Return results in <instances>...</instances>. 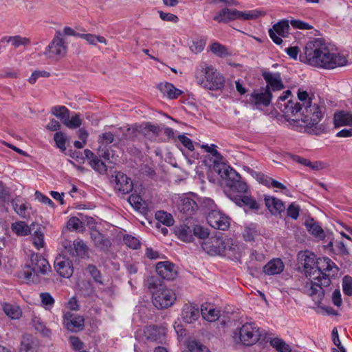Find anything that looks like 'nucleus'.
Returning <instances> with one entry per match:
<instances>
[{
  "label": "nucleus",
  "mask_w": 352,
  "mask_h": 352,
  "mask_svg": "<svg viewBox=\"0 0 352 352\" xmlns=\"http://www.w3.org/2000/svg\"><path fill=\"white\" fill-rule=\"evenodd\" d=\"M228 197L240 207H247L249 209L257 210L258 205L256 200L250 196L243 195L242 194L232 195L228 194Z\"/></svg>",
  "instance_id": "25"
},
{
  "label": "nucleus",
  "mask_w": 352,
  "mask_h": 352,
  "mask_svg": "<svg viewBox=\"0 0 352 352\" xmlns=\"http://www.w3.org/2000/svg\"><path fill=\"white\" fill-rule=\"evenodd\" d=\"M262 76L267 82L266 87H269L271 91H280L284 88L280 73L264 72Z\"/></svg>",
  "instance_id": "23"
},
{
  "label": "nucleus",
  "mask_w": 352,
  "mask_h": 352,
  "mask_svg": "<svg viewBox=\"0 0 352 352\" xmlns=\"http://www.w3.org/2000/svg\"><path fill=\"white\" fill-rule=\"evenodd\" d=\"M14 212L25 219H29L32 213V208L28 203L20 201L19 199H15L11 201Z\"/></svg>",
  "instance_id": "28"
},
{
  "label": "nucleus",
  "mask_w": 352,
  "mask_h": 352,
  "mask_svg": "<svg viewBox=\"0 0 352 352\" xmlns=\"http://www.w3.org/2000/svg\"><path fill=\"white\" fill-rule=\"evenodd\" d=\"M67 253L72 256L80 258H89V248L81 239L74 241L72 245L65 247Z\"/></svg>",
  "instance_id": "22"
},
{
  "label": "nucleus",
  "mask_w": 352,
  "mask_h": 352,
  "mask_svg": "<svg viewBox=\"0 0 352 352\" xmlns=\"http://www.w3.org/2000/svg\"><path fill=\"white\" fill-rule=\"evenodd\" d=\"M128 201L135 210L140 213L146 214L148 212V204L140 195L132 194L129 196Z\"/></svg>",
  "instance_id": "35"
},
{
  "label": "nucleus",
  "mask_w": 352,
  "mask_h": 352,
  "mask_svg": "<svg viewBox=\"0 0 352 352\" xmlns=\"http://www.w3.org/2000/svg\"><path fill=\"white\" fill-rule=\"evenodd\" d=\"M157 87L164 95L167 96L170 99H175L182 94L180 89H177L173 84L167 82L160 83Z\"/></svg>",
  "instance_id": "36"
},
{
  "label": "nucleus",
  "mask_w": 352,
  "mask_h": 352,
  "mask_svg": "<svg viewBox=\"0 0 352 352\" xmlns=\"http://www.w3.org/2000/svg\"><path fill=\"white\" fill-rule=\"evenodd\" d=\"M97 154L96 155L89 149L84 150L85 157L89 160L91 167L100 174H105L107 172V166L101 159L109 160L110 153L107 146H100Z\"/></svg>",
  "instance_id": "5"
},
{
  "label": "nucleus",
  "mask_w": 352,
  "mask_h": 352,
  "mask_svg": "<svg viewBox=\"0 0 352 352\" xmlns=\"http://www.w3.org/2000/svg\"><path fill=\"white\" fill-rule=\"evenodd\" d=\"M54 267L56 272L63 278H69L74 273L73 262L65 255L57 256Z\"/></svg>",
  "instance_id": "14"
},
{
  "label": "nucleus",
  "mask_w": 352,
  "mask_h": 352,
  "mask_svg": "<svg viewBox=\"0 0 352 352\" xmlns=\"http://www.w3.org/2000/svg\"><path fill=\"white\" fill-rule=\"evenodd\" d=\"M339 271L337 265L328 257L317 258L316 267L313 272V280H305L301 284L300 291L311 297L319 305L324 296L323 287L329 286L331 278Z\"/></svg>",
  "instance_id": "3"
},
{
  "label": "nucleus",
  "mask_w": 352,
  "mask_h": 352,
  "mask_svg": "<svg viewBox=\"0 0 352 352\" xmlns=\"http://www.w3.org/2000/svg\"><path fill=\"white\" fill-rule=\"evenodd\" d=\"M333 122L336 127L342 126H352V113L346 111H340L335 113Z\"/></svg>",
  "instance_id": "33"
},
{
  "label": "nucleus",
  "mask_w": 352,
  "mask_h": 352,
  "mask_svg": "<svg viewBox=\"0 0 352 352\" xmlns=\"http://www.w3.org/2000/svg\"><path fill=\"white\" fill-rule=\"evenodd\" d=\"M192 224H182L175 228V234L181 241L190 242L193 240Z\"/></svg>",
  "instance_id": "29"
},
{
  "label": "nucleus",
  "mask_w": 352,
  "mask_h": 352,
  "mask_svg": "<svg viewBox=\"0 0 352 352\" xmlns=\"http://www.w3.org/2000/svg\"><path fill=\"white\" fill-rule=\"evenodd\" d=\"M342 290L344 295L352 296V277L345 276L342 278Z\"/></svg>",
  "instance_id": "54"
},
{
  "label": "nucleus",
  "mask_w": 352,
  "mask_h": 352,
  "mask_svg": "<svg viewBox=\"0 0 352 352\" xmlns=\"http://www.w3.org/2000/svg\"><path fill=\"white\" fill-rule=\"evenodd\" d=\"M265 203L266 207L272 214H279L285 210L283 201L277 198L271 197H265Z\"/></svg>",
  "instance_id": "37"
},
{
  "label": "nucleus",
  "mask_w": 352,
  "mask_h": 352,
  "mask_svg": "<svg viewBox=\"0 0 352 352\" xmlns=\"http://www.w3.org/2000/svg\"><path fill=\"white\" fill-rule=\"evenodd\" d=\"M145 285L152 293L160 287H165L159 277L155 276H148L145 280Z\"/></svg>",
  "instance_id": "42"
},
{
  "label": "nucleus",
  "mask_w": 352,
  "mask_h": 352,
  "mask_svg": "<svg viewBox=\"0 0 352 352\" xmlns=\"http://www.w3.org/2000/svg\"><path fill=\"white\" fill-rule=\"evenodd\" d=\"M114 140V134L111 132H105L98 137V142L101 146H107L108 144L112 143Z\"/></svg>",
  "instance_id": "55"
},
{
  "label": "nucleus",
  "mask_w": 352,
  "mask_h": 352,
  "mask_svg": "<svg viewBox=\"0 0 352 352\" xmlns=\"http://www.w3.org/2000/svg\"><path fill=\"white\" fill-rule=\"evenodd\" d=\"M177 210L181 218L187 220L190 218L198 209L196 201L187 196L179 197L176 203Z\"/></svg>",
  "instance_id": "11"
},
{
  "label": "nucleus",
  "mask_w": 352,
  "mask_h": 352,
  "mask_svg": "<svg viewBox=\"0 0 352 352\" xmlns=\"http://www.w3.org/2000/svg\"><path fill=\"white\" fill-rule=\"evenodd\" d=\"M214 169L224 180L226 186L228 187L230 183H232L235 179H239L240 175L233 168L227 166L226 164H218L214 165Z\"/></svg>",
  "instance_id": "20"
},
{
  "label": "nucleus",
  "mask_w": 352,
  "mask_h": 352,
  "mask_svg": "<svg viewBox=\"0 0 352 352\" xmlns=\"http://www.w3.org/2000/svg\"><path fill=\"white\" fill-rule=\"evenodd\" d=\"M256 179L261 184H264L265 186L267 187L271 186V182L273 181L274 179H272L270 177H268L263 173H256Z\"/></svg>",
  "instance_id": "63"
},
{
  "label": "nucleus",
  "mask_w": 352,
  "mask_h": 352,
  "mask_svg": "<svg viewBox=\"0 0 352 352\" xmlns=\"http://www.w3.org/2000/svg\"><path fill=\"white\" fill-rule=\"evenodd\" d=\"M144 333L147 340L153 342H160L164 336L163 330L155 325H150L145 327Z\"/></svg>",
  "instance_id": "39"
},
{
  "label": "nucleus",
  "mask_w": 352,
  "mask_h": 352,
  "mask_svg": "<svg viewBox=\"0 0 352 352\" xmlns=\"http://www.w3.org/2000/svg\"><path fill=\"white\" fill-rule=\"evenodd\" d=\"M284 267L280 258H274L263 267V272L267 275L278 274L283 271Z\"/></svg>",
  "instance_id": "34"
},
{
  "label": "nucleus",
  "mask_w": 352,
  "mask_h": 352,
  "mask_svg": "<svg viewBox=\"0 0 352 352\" xmlns=\"http://www.w3.org/2000/svg\"><path fill=\"white\" fill-rule=\"evenodd\" d=\"M289 30L288 21L283 20L274 24L273 28L269 30V35L274 43L280 45L283 43L281 37H286L289 34Z\"/></svg>",
  "instance_id": "17"
},
{
  "label": "nucleus",
  "mask_w": 352,
  "mask_h": 352,
  "mask_svg": "<svg viewBox=\"0 0 352 352\" xmlns=\"http://www.w3.org/2000/svg\"><path fill=\"white\" fill-rule=\"evenodd\" d=\"M87 271L97 283H102L101 274L98 268L94 265H89Z\"/></svg>",
  "instance_id": "58"
},
{
  "label": "nucleus",
  "mask_w": 352,
  "mask_h": 352,
  "mask_svg": "<svg viewBox=\"0 0 352 352\" xmlns=\"http://www.w3.org/2000/svg\"><path fill=\"white\" fill-rule=\"evenodd\" d=\"M40 298L42 305L46 310H51L55 303V300L48 292H42L40 294Z\"/></svg>",
  "instance_id": "45"
},
{
  "label": "nucleus",
  "mask_w": 352,
  "mask_h": 352,
  "mask_svg": "<svg viewBox=\"0 0 352 352\" xmlns=\"http://www.w3.org/2000/svg\"><path fill=\"white\" fill-rule=\"evenodd\" d=\"M200 316L199 307L194 304H186L182 312L183 320L188 324H192L197 320Z\"/></svg>",
  "instance_id": "27"
},
{
  "label": "nucleus",
  "mask_w": 352,
  "mask_h": 352,
  "mask_svg": "<svg viewBox=\"0 0 352 352\" xmlns=\"http://www.w3.org/2000/svg\"><path fill=\"white\" fill-rule=\"evenodd\" d=\"M152 301L154 306L159 309H166L173 305L176 300L175 292L166 286L153 292Z\"/></svg>",
  "instance_id": "10"
},
{
  "label": "nucleus",
  "mask_w": 352,
  "mask_h": 352,
  "mask_svg": "<svg viewBox=\"0 0 352 352\" xmlns=\"http://www.w3.org/2000/svg\"><path fill=\"white\" fill-rule=\"evenodd\" d=\"M33 243L38 248L40 249L43 248L44 245V234L43 232L41 230V227L38 226V228L35 230L34 233L32 235Z\"/></svg>",
  "instance_id": "51"
},
{
  "label": "nucleus",
  "mask_w": 352,
  "mask_h": 352,
  "mask_svg": "<svg viewBox=\"0 0 352 352\" xmlns=\"http://www.w3.org/2000/svg\"><path fill=\"white\" fill-rule=\"evenodd\" d=\"M259 14L260 12L257 10L242 12L236 9L225 8L214 16V20L219 23H228L230 21L236 19L248 21L256 19Z\"/></svg>",
  "instance_id": "6"
},
{
  "label": "nucleus",
  "mask_w": 352,
  "mask_h": 352,
  "mask_svg": "<svg viewBox=\"0 0 352 352\" xmlns=\"http://www.w3.org/2000/svg\"><path fill=\"white\" fill-rule=\"evenodd\" d=\"M162 128L159 125L153 124L151 122H147L145 124L143 128V133L144 135H147L148 132H151L155 135V136H158L160 133L162 132Z\"/></svg>",
  "instance_id": "53"
},
{
  "label": "nucleus",
  "mask_w": 352,
  "mask_h": 352,
  "mask_svg": "<svg viewBox=\"0 0 352 352\" xmlns=\"http://www.w3.org/2000/svg\"><path fill=\"white\" fill-rule=\"evenodd\" d=\"M298 263L303 268V272L308 280H313L314 272L316 267L317 258L310 252L305 251L298 254Z\"/></svg>",
  "instance_id": "13"
},
{
  "label": "nucleus",
  "mask_w": 352,
  "mask_h": 352,
  "mask_svg": "<svg viewBox=\"0 0 352 352\" xmlns=\"http://www.w3.org/2000/svg\"><path fill=\"white\" fill-rule=\"evenodd\" d=\"M40 343L36 338L30 334L23 335L21 341L20 352H38Z\"/></svg>",
  "instance_id": "26"
},
{
  "label": "nucleus",
  "mask_w": 352,
  "mask_h": 352,
  "mask_svg": "<svg viewBox=\"0 0 352 352\" xmlns=\"http://www.w3.org/2000/svg\"><path fill=\"white\" fill-rule=\"evenodd\" d=\"M300 207L295 205L294 203L291 204L287 210V215L293 219H297L299 216Z\"/></svg>",
  "instance_id": "61"
},
{
  "label": "nucleus",
  "mask_w": 352,
  "mask_h": 352,
  "mask_svg": "<svg viewBox=\"0 0 352 352\" xmlns=\"http://www.w3.org/2000/svg\"><path fill=\"white\" fill-rule=\"evenodd\" d=\"M36 223L33 222L28 226L25 221H18L11 225L12 231L19 236H25L31 233L32 230L34 229Z\"/></svg>",
  "instance_id": "30"
},
{
  "label": "nucleus",
  "mask_w": 352,
  "mask_h": 352,
  "mask_svg": "<svg viewBox=\"0 0 352 352\" xmlns=\"http://www.w3.org/2000/svg\"><path fill=\"white\" fill-rule=\"evenodd\" d=\"M67 49L62 33L57 31L52 42L46 47L44 54L47 58L58 60L65 56Z\"/></svg>",
  "instance_id": "8"
},
{
  "label": "nucleus",
  "mask_w": 352,
  "mask_h": 352,
  "mask_svg": "<svg viewBox=\"0 0 352 352\" xmlns=\"http://www.w3.org/2000/svg\"><path fill=\"white\" fill-rule=\"evenodd\" d=\"M226 238L222 236H212L206 241L201 243L202 249L212 256L222 255L225 251Z\"/></svg>",
  "instance_id": "12"
},
{
  "label": "nucleus",
  "mask_w": 352,
  "mask_h": 352,
  "mask_svg": "<svg viewBox=\"0 0 352 352\" xmlns=\"http://www.w3.org/2000/svg\"><path fill=\"white\" fill-rule=\"evenodd\" d=\"M272 94L269 87H266L264 91L256 92L254 91L249 96V103L260 109L261 107H268L271 103Z\"/></svg>",
  "instance_id": "16"
},
{
  "label": "nucleus",
  "mask_w": 352,
  "mask_h": 352,
  "mask_svg": "<svg viewBox=\"0 0 352 352\" xmlns=\"http://www.w3.org/2000/svg\"><path fill=\"white\" fill-rule=\"evenodd\" d=\"M115 189L122 194H128L132 191L133 185L130 177L122 172L116 173L114 176Z\"/></svg>",
  "instance_id": "21"
},
{
  "label": "nucleus",
  "mask_w": 352,
  "mask_h": 352,
  "mask_svg": "<svg viewBox=\"0 0 352 352\" xmlns=\"http://www.w3.org/2000/svg\"><path fill=\"white\" fill-rule=\"evenodd\" d=\"M208 223L214 229L226 230L230 227V219L219 211L212 210L206 217Z\"/></svg>",
  "instance_id": "15"
},
{
  "label": "nucleus",
  "mask_w": 352,
  "mask_h": 352,
  "mask_svg": "<svg viewBox=\"0 0 352 352\" xmlns=\"http://www.w3.org/2000/svg\"><path fill=\"white\" fill-rule=\"evenodd\" d=\"M82 124V121L80 118L79 115L75 114V116H72V118L67 119L65 125L69 129H76L79 127Z\"/></svg>",
  "instance_id": "59"
},
{
  "label": "nucleus",
  "mask_w": 352,
  "mask_h": 352,
  "mask_svg": "<svg viewBox=\"0 0 352 352\" xmlns=\"http://www.w3.org/2000/svg\"><path fill=\"white\" fill-rule=\"evenodd\" d=\"M54 140L58 148L64 151L66 150L65 142L66 138L63 133L58 131L54 134Z\"/></svg>",
  "instance_id": "56"
},
{
  "label": "nucleus",
  "mask_w": 352,
  "mask_h": 352,
  "mask_svg": "<svg viewBox=\"0 0 352 352\" xmlns=\"http://www.w3.org/2000/svg\"><path fill=\"white\" fill-rule=\"evenodd\" d=\"M51 113L56 118L60 119L65 124L67 119L69 118V111L65 106H55L51 109Z\"/></svg>",
  "instance_id": "41"
},
{
  "label": "nucleus",
  "mask_w": 352,
  "mask_h": 352,
  "mask_svg": "<svg viewBox=\"0 0 352 352\" xmlns=\"http://www.w3.org/2000/svg\"><path fill=\"white\" fill-rule=\"evenodd\" d=\"M156 272L162 278L168 280L175 279L177 276V267L169 261H161L157 263Z\"/></svg>",
  "instance_id": "18"
},
{
  "label": "nucleus",
  "mask_w": 352,
  "mask_h": 352,
  "mask_svg": "<svg viewBox=\"0 0 352 352\" xmlns=\"http://www.w3.org/2000/svg\"><path fill=\"white\" fill-rule=\"evenodd\" d=\"M197 82L204 89L219 91L225 85V78L211 65L201 63L195 71Z\"/></svg>",
  "instance_id": "4"
},
{
  "label": "nucleus",
  "mask_w": 352,
  "mask_h": 352,
  "mask_svg": "<svg viewBox=\"0 0 352 352\" xmlns=\"http://www.w3.org/2000/svg\"><path fill=\"white\" fill-rule=\"evenodd\" d=\"M228 187L230 188L231 191L230 193L232 195H235V192L243 194L248 191V186L246 183L241 181V175L239 179H235L234 182L233 181L232 183H230Z\"/></svg>",
  "instance_id": "40"
},
{
  "label": "nucleus",
  "mask_w": 352,
  "mask_h": 352,
  "mask_svg": "<svg viewBox=\"0 0 352 352\" xmlns=\"http://www.w3.org/2000/svg\"><path fill=\"white\" fill-rule=\"evenodd\" d=\"M291 96L290 90L284 91L276 102V108L283 112L286 118L300 113L301 119H292V121L295 126L302 128L305 132L315 135L322 133L324 126L319 124V122L323 117L324 107L316 103L313 104L311 98L309 97L306 91L298 90L299 102L291 99L286 101Z\"/></svg>",
  "instance_id": "1"
},
{
  "label": "nucleus",
  "mask_w": 352,
  "mask_h": 352,
  "mask_svg": "<svg viewBox=\"0 0 352 352\" xmlns=\"http://www.w3.org/2000/svg\"><path fill=\"white\" fill-rule=\"evenodd\" d=\"M90 237L96 248L102 252H107L111 245L110 239L97 230L90 233Z\"/></svg>",
  "instance_id": "24"
},
{
  "label": "nucleus",
  "mask_w": 352,
  "mask_h": 352,
  "mask_svg": "<svg viewBox=\"0 0 352 352\" xmlns=\"http://www.w3.org/2000/svg\"><path fill=\"white\" fill-rule=\"evenodd\" d=\"M271 345L279 352H290L291 347L280 338H274L270 341Z\"/></svg>",
  "instance_id": "47"
},
{
  "label": "nucleus",
  "mask_w": 352,
  "mask_h": 352,
  "mask_svg": "<svg viewBox=\"0 0 352 352\" xmlns=\"http://www.w3.org/2000/svg\"><path fill=\"white\" fill-rule=\"evenodd\" d=\"M300 59L311 66L328 69L344 66L348 63L344 55L331 52L322 38L309 41L305 45L304 54L300 55Z\"/></svg>",
  "instance_id": "2"
},
{
  "label": "nucleus",
  "mask_w": 352,
  "mask_h": 352,
  "mask_svg": "<svg viewBox=\"0 0 352 352\" xmlns=\"http://www.w3.org/2000/svg\"><path fill=\"white\" fill-rule=\"evenodd\" d=\"M193 237L196 236L200 239H206L209 236L208 230L200 225L192 224Z\"/></svg>",
  "instance_id": "49"
},
{
  "label": "nucleus",
  "mask_w": 352,
  "mask_h": 352,
  "mask_svg": "<svg viewBox=\"0 0 352 352\" xmlns=\"http://www.w3.org/2000/svg\"><path fill=\"white\" fill-rule=\"evenodd\" d=\"M201 314L204 319L210 322H214L219 318V311L210 308L208 312H206V308H204V305H202L201 308Z\"/></svg>",
  "instance_id": "44"
},
{
  "label": "nucleus",
  "mask_w": 352,
  "mask_h": 352,
  "mask_svg": "<svg viewBox=\"0 0 352 352\" xmlns=\"http://www.w3.org/2000/svg\"><path fill=\"white\" fill-rule=\"evenodd\" d=\"M123 240L124 243L131 249L137 250L140 248V241L135 236L127 234L124 236Z\"/></svg>",
  "instance_id": "52"
},
{
  "label": "nucleus",
  "mask_w": 352,
  "mask_h": 352,
  "mask_svg": "<svg viewBox=\"0 0 352 352\" xmlns=\"http://www.w3.org/2000/svg\"><path fill=\"white\" fill-rule=\"evenodd\" d=\"M235 335L239 336L241 342L245 346H252L261 338L260 329L254 322H247L236 329Z\"/></svg>",
  "instance_id": "7"
},
{
  "label": "nucleus",
  "mask_w": 352,
  "mask_h": 352,
  "mask_svg": "<svg viewBox=\"0 0 352 352\" xmlns=\"http://www.w3.org/2000/svg\"><path fill=\"white\" fill-rule=\"evenodd\" d=\"M257 232L255 228L245 227L243 232V236L246 241H252L254 240Z\"/></svg>",
  "instance_id": "60"
},
{
  "label": "nucleus",
  "mask_w": 352,
  "mask_h": 352,
  "mask_svg": "<svg viewBox=\"0 0 352 352\" xmlns=\"http://www.w3.org/2000/svg\"><path fill=\"white\" fill-rule=\"evenodd\" d=\"M80 38L86 40L91 45H96L98 42L107 43V40L102 36H96L91 34H81Z\"/></svg>",
  "instance_id": "48"
},
{
  "label": "nucleus",
  "mask_w": 352,
  "mask_h": 352,
  "mask_svg": "<svg viewBox=\"0 0 352 352\" xmlns=\"http://www.w3.org/2000/svg\"><path fill=\"white\" fill-rule=\"evenodd\" d=\"M188 349L190 352H210L206 346L195 340L189 341Z\"/></svg>",
  "instance_id": "50"
},
{
  "label": "nucleus",
  "mask_w": 352,
  "mask_h": 352,
  "mask_svg": "<svg viewBox=\"0 0 352 352\" xmlns=\"http://www.w3.org/2000/svg\"><path fill=\"white\" fill-rule=\"evenodd\" d=\"M156 219L162 223L164 225L166 226H173L174 223V219L173 216L165 211L159 210L155 213Z\"/></svg>",
  "instance_id": "43"
},
{
  "label": "nucleus",
  "mask_w": 352,
  "mask_h": 352,
  "mask_svg": "<svg viewBox=\"0 0 352 352\" xmlns=\"http://www.w3.org/2000/svg\"><path fill=\"white\" fill-rule=\"evenodd\" d=\"M28 270L24 271V278L26 280H30L34 274L41 273L45 274L50 270L51 267L48 261L41 255L33 253L30 257V264L27 265Z\"/></svg>",
  "instance_id": "9"
},
{
  "label": "nucleus",
  "mask_w": 352,
  "mask_h": 352,
  "mask_svg": "<svg viewBox=\"0 0 352 352\" xmlns=\"http://www.w3.org/2000/svg\"><path fill=\"white\" fill-rule=\"evenodd\" d=\"M1 306L4 314L11 320H18L22 316V310L16 304L3 302Z\"/></svg>",
  "instance_id": "32"
},
{
  "label": "nucleus",
  "mask_w": 352,
  "mask_h": 352,
  "mask_svg": "<svg viewBox=\"0 0 352 352\" xmlns=\"http://www.w3.org/2000/svg\"><path fill=\"white\" fill-rule=\"evenodd\" d=\"M85 320L83 317L67 312L63 315V324L65 327L72 331L78 332L82 330L84 327Z\"/></svg>",
  "instance_id": "19"
},
{
  "label": "nucleus",
  "mask_w": 352,
  "mask_h": 352,
  "mask_svg": "<svg viewBox=\"0 0 352 352\" xmlns=\"http://www.w3.org/2000/svg\"><path fill=\"white\" fill-rule=\"evenodd\" d=\"M305 225L308 232L316 238L321 240L325 238V233L323 229L318 222L314 221V219L307 220L305 223Z\"/></svg>",
  "instance_id": "38"
},
{
  "label": "nucleus",
  "mask_w": 352,
  "mask_h": 352,
  "mask_svg": "<svg viewBox=\"0 0 352 352\" xmlns=\"http://www.w3.org/2000/svg\"><path fill=\"white\" fill-rule=\"evenodd\" d=\"M210 50L219 56H223L228 54L226 48L219 43H212L210 45Z\"/></svg>",
  "instance_id": "57"
},
{
  "label": "nucleus",
  "mask_w": 352,
  "mask_h": 352,
  "mask_svg": "<svg viewBox=\"0 0 352 352\" xmlns=\"http://www.w3.org/2000/svg\"><path fill=\"white\" fill-rule=\"evenodd\" d=\"M6 42L11 43L14 47H19L21 45H26L30 43V40L21 36H6L4 37Z\"/></svg>",
  "instance_id": "46"
},
{
  "label": "nucleus",
  "mask_w": 352,
  "mask_h": 352,
  "mask_svg": "<svg viewBox=\"0 0 352 352\" xmlns=\"http://www.w3.org/2000/svg\"><path fill=\"white\" fill-rule=\"evenodd\" d=\"M225 246L223 256L232 260L238 259L241 257L240 248L232 239L226 238Z\"/></svg>",
  "instance_id": "31"
},
{
  "label": "nucleus",
  "mask_w": 352,
  "mask_h": 352,
  "mask_svg": "<svg viewBox=\"0 0 352 352\" xmlns=\"http://www.w3.org/2000/svg\"><path fill=\"white\" fill-rule=\"evenodd\" d=\"M120 129L123 133V138L125 140H132L137 135V130L133 127L120 128Z\"/></svg>",
  "instance_id": "64"
},
{
  "label": "nucleus",
  "mask_w": 352,
  "mask_h": 352,
  "mask_svg": "<svg viewBox=\"0 0 352 352\" xmlns=\"http://www.w3.org/2000/svg\"><path fill=\"white\" fill-rule=\"evenodd\" d=\"M158 13L160 19L164 21L177 23L179 21V18L177 17V16L172 13L164 12L162 10H159Z\"/></svg>",
  "instance_id": "62"
}]
</instances>
